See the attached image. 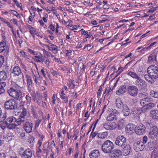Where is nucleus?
I'll return each mask as SVG.
<instances>
[{
	"instance_id": "f257e3e1",
	"label": "nucleus",
	"mask_w": 158,
	"mask_h": 158,
	"mask_svg": "<svg viewBox=\"0 0 158 158\" xmlns=\"http://www.w3.org/2000/svg\"><path fill=\"white\" fill-rule=\"evenodd\" d=\"M114 148V145L113 143L109 140L105 141L102 146V150L106 153L112 152V151Z\"/></svg>"
},
{
	"instance_id": "f03ea898",
	"label": "nucleus",
	"mask_w": 158,
	"mask_h": 158,
	"mask_svg": "<svg viewBox=\"0 0 158 158\" xmlns=\"http://www.w3.org/2000/svg\"><path fill=\"white\" fill-rule=\"evenodd\" d=\"M7 92L9 95L12 97L19 100L21 99L22 96L21 93L15 87L10 86L8 89Z\"/></svg>"
},
{
	"instance_id": "7ed1b4c3",
	"label": "nucleus",
	"mask_w": 158,
	"mask_h": 158,
	"mask_svg": "<svg viewBox=\"0 0 158 158\" xmlns=\"http://www.w3.org/2000/svg\"><path fill=\"white\" fill-rule=\"evenodd\" d=\"M17 103L14 99L7 100L4 103V107L7 110H14L17 108Z\"/></svg>"
},
{
	"instance_id": "20e7f679",
	"label": "nucleus",
	"mask_w": 158,
	"mask_h": 158,
	"mask_svg": "<svg viewBox=\"0 0 158 158\" xmlns=\"http://www.w3.org/2000/svg\"><path fill=\"white\" fill-rule=\"evenodd\" d=\"M147 73L154 79L158 78V67L156 66L152 65L149 66L147 69Z\"/></svg>"
},
{
	"instance_id": "39448f33",
	"label": "nucleus",
	"mask_w": 158,
	"mask_h": 158,
	"mask_svg": "<svg viewBox=\"0 0 158 158\" xmlns=\"http://www.w3.org/2000/svg\"><path fill=\"white\" fill-rule=\"evenodd\" d=\"M108 111L111 112L107 116V120L108 121L117 120L118 115V111L115 109L113 110L111 109H109Z\"/></svg>"
},
{
	"instance_id": "423d86ee",
	"label": "nucleus",
	"mask_w": 158,
	"mask_h": 158,
	"mask_svg": "<svg viewBox=\"0 0 158 158\" xmlns=\"http://www.w3.org/2000/svg\"><path fill=\"white\" fill-rule=\"evenodd\" d=\"M127 90L128 94L133 97L136 96L138 92L137 87L135 85L129 86L127 87Z\"/></svg>"
},
{
	"instance_id": "0eeeda50",
	"label": "nucleus",
	"mask_w": 158,
	"mask_h": 158,
	"mask_svg": "<svg viewBox=\"0 0 158 158\" xmlns=\"http://www.w3.org/2000/svg\"><path fill=\"white\" fill-rule=\"evenodd\" d=\"M126 142V137L123 135H119L118 136L115 140V143L116 145L118 146L122 147L125 144Z\"/></svg>"
},
{
	"instance_id": "6e6552de",
	"label": "nucleus",
	"mask_w": 158,
	"mask_h": 158,
	"mask_svg": "<svg viewBox=\"0 0 158 158\" xmlns=\"http://www.w3.org/2000/svg\"><path fill=\"white\" fill-rule=\"evenodd\" d=\"M146 129L145 125L140 123L136 126L135 131L138 135H141L145 133Z\"/></svg>"
},
{
	"instance_id": "1a4fd4ad",
	"label": "nucleus",
	"mask_w": 158,
	"mask_h": 158,
	"mask_svg": "<svg viewBox=\"0 0 158 158\" xmlns=\"http://www.w3.org/2000/svg\"><path fill=\"white\" fill-rule=\"evenodd\" d=\"M103 127L107 130H113L117 127L115 123L109 122L103 124Z\"/></svg>"
},
{
	"instance_id": "9d476101",
	"label": "nucleus",
	"mask_w": 158,
	"mask_h": 158,
	"mask_svg": "<svg viewBox=\"0 0 158 158\" xmlns=\"http://www.w3.org/2000/svg\"><path fill=\"white\" fill-rule=\"evenodd\" d=\"M144 148V145L141 142L137 141L134 143V149L136 152L141 151Z\"/></svg>"
},
{
	"instance_id": "9b49d317",
	"label": "nucleus",
	"mask_w": 158,
	"mask_h": 158,
	"mask_svg": "<svg viewBox=\"0 0 158 158\" xmlns=\"http://www.w3.org/2000/svg\"><path fill=\"white\" fill-rule=\"evenodd\" d=\"M23 128L27 133H29L32 132L33 123L27 121L23 125Z\"/></svg>"
},
{
	"instance_id": "f8f14e48",
	"label": "nucleus",
	"mask_w": 158,
	"mask_h": 158,
	"mask_svg": "<svg viewBox=\"0 0 158 158\" xmlns=\"http://www.w3.org/2000/svg\"><path fill=\"white\" fill-rule=\"evenodd\" d=\"M9 50V48L6 46V43L5 40H2L0 42V52L5 51V54L7 55Z\"/></svg>"
},
{
	"instance_id": "ddd939ff",
	"label": "nucleus",
	"mask_w": 158,
	"mask_h": 158,
	"mask_svg": "<svg viewBox=\"0 0 158 158\" xmlns=\"http://www.w3.org/2000/svg\"><path fill=\"white\" fill-rule=\"evenodd\" d=\"M158 134V128L154 127L152 130L150 131L148 134L149 138L153 139L156 137Z\"/></svg>"
},
{
	"instance_id": "4468645a",
	"label": "nucleus",
	"mask_w": 158,
	"mask_h": 158,
	"mask_svg": "<svg viewBox=\"0 0 158 158\" xmlns=\"http://www.w3.org/2000/svg\"><path fill=\"white\" fill-rule=\"evenodd\" d=\"M152 101L151 98L146 97L141 99L140 101V104L142 106L141 108H144L150 102Z\"/></svg>"
},
{
	"instance_id": "2eb2a0df",
	"label": "nucleus",
	"mask_w": 158,
	"mask_h": 158,
	"mask_svg": "<svg viewBox=\"0 0 158 158\" xmlns=\"http://www.w3.org/2000/svg\"><path fill=\"white\" fill-rule=\"evenodd\" d=\"M25 121H26L25 119L19 117L17 119H16L15 124H12L11 125H10L9 127L10 128H15L17 126L20 125L22 123H23Z\"/></svg>"
},
{
	"instance_id": "dca6fc26",
	"label": "nucleus",
	"mask_w": 158,
	"mask_h": 158,
	"mask_svg": "<svg viewBox=\"0 0 158 158\" xmlns=\"http://www.w3.org/2000/svg\"><path fill=\"white\" fill-rule=\"evenodd\" d=\"M110 158H118L122 153L121 151L119 149H114L112 151Z\"/></svg>"
},
{
	"instance_id": "f3484780",
	"label": "nucleus",
	"mask_w": 158,
	"mask_h": 158,
	"mask_svg": "<svg viewBox=\"0 0 158 158\" xmlns=\"http://www.w3.org/2000/svg\"><path fill=\"white\" fill-rule=\"evenodd\" d=\"M32 156V152L29 148L27 149L23 153L22 157L23 158H31Z\"/></svg>"
},
{
	"instance_id": "a211bd4d",
	"label": "nucleus",
	"mask_w": 158,
	"mask_h": 158,
	"mask_svg": "<svg viewBox=\"0 0 158 158\" xmlns=\"http://www.w3.org/2000/svg\"><path fill=\"white\" fill-rule=\"evenodd\" d=\"M123 147V152L124 155H128L131 151V147L130 145L128 144H125Z\"/></svg>"
},
{
	"instance_id": "6ab92c4d",
	"label": "nucleus",
	"mask_w": 158,
	"mask_h": 158,
	"mask_svg": "<svg viewBox=\"0 0 158 158\" xmlns=\"http://www.w3.org/2000/svg\"><path fill=\"white\" fill-rule=\"evenodd\" d=\"M155 106L154 103L150 102L148 105L145 106L144 108H141V109L142 111L143 112H146L147 110H150Z\"/></svg>"
},
{
	"instance_id": "aec40b11",
	"label": "nucleus",
	"mask_w": 158,
	"mask_h": 158,
	"mask_svg": "<svg viewBox=\"0 0 158 158\" xmlns=\"http://www.w3.org/2000/svg\"><path fill=\"white\" fill-rule=\"evenodd\" d=\"M115 104L118 109L122 110L124 105L120 98H118L115 101Z\"/></svg>"
},
{
	"instance_id": "412c9836",
	"label": "nucleus",
	"mask_w": 158,
	"mask_h": 158,
	"mask_svg": "<svg viewBox=\"0 0 158 158\" xmlns=\"http://www.w3.org/2000/svg\"><path fill=\"white\" fill-rule=\"evenodd\" d=\"M126 90V86L124 85H122L120 86L119 89L116 91V94L118 95H120L125 93Z\"/></svg>"
},
{
	"instance_id": "4be33fe9",
	"label": "nucleus",
	"mask_w": 158,
	"mask_h": 158,
	"mask_svg": "<svg viewBox=\"0 0 158 158\" xmlns=\"http://www.w3.org/2000/svg\"><path fill=\"white\" fill-rule=\"evenodd\" d=\"M150 116L154 119L158 120V110H152L150 112Z\"/></svg>"
},
{
	"instance_id": "5701e85b",
	"label": "nucleus",
	"mask_w": 158,
	"mask_h": 158,
	"mask_svg": "<svg viewBox=\"0 0 158 158\" xmlns=\"http://www.w3.org/2000/svg\"><path fill=\"white\" fill-rule=\"evenodd\" d=\"M100 154L98 150H94L91 151L89 156L90 158H97L100 156Z\"/></svg>"
},
{
	"instance_id": "b1692460",
	"label": "nucleus",
	"mask_w": 158,
	"mask_h": 158,
	"mask_svg": "<svg viewBox=\"0 0 158 158\" xmlns=\"http://www.w3.org/2000/svg\"><path fill=\"white\" fill-rule=\"evenodd\" d=\"M123 109L122 111L123 115L125 116H128L130 114V109L128 106L127 105L125 104Z\"/></svg>"
},
{
	"instance_id": "393cba45",
	"label": "nucleus",
	"mask_w": 158,
	"mask_h": 158,
	"mask_svg": "<svg viewBox=\"0 0 158 158\" xmlns=\"http://www.w3.org/2000/svg\"><path fill=\"white\" fill-rule=\"evenodd\" d=\"M21 73V70L20 68L17 66H15L13 69L12 73L15 75L18 76Z\"/></svg>"
},
{
	"instance_id": "a878e982",
	"label": "nucleus",
	"mask_w": 158,
	"mask_h": 158,
	"mask_svg": "<svg viewBox=\"0 0 158 158\" xmlns=\"http://www.w3.org/2000/svg\"><path fill=\"white\" fill-rule=\"evenodd\" d=\"M7 74L4 71L2 70L0 72V81H5L7 78Z\"/></svg>"
},
{
	"instance_id": "bb28decb",
	"label": "nucleus",
	"mask_w": 158,
	"mask_h": 158,
	"mask_svg": "<svg viewBox=\"0 0 158 158\" xmlns=\"http://www.w3.org/2000/svg\"><path fill=\"white\" fill-rule=\"evenodd\" d=\"M135 129L136 127L135 126L131 124H128L126 128V131L127 133H129L130 132H133L134 131H135Z\"/></svg>"
},
{
	"instance_id": "cd10ccee",
	"label": "nucleus",
	"mask_w": 158,
	"mask_h": 158,
	"mask_svg": "<svg viewBox=\"0 0 158 158\" xmlns=\"http://www.w3.org/2000/svg\"><path fill=\"white\" fill-rule=\"evenodd\" d=\"M136 79L135 81V84L136 85L140 87L145 85V81L141 79L139 77Z\"/></svg>"
},
{
	"instance_id": "c85d7f7f",
	"label": "nucleus",
	"mask_w": 158,
	"mask_h": 158,
	"mask_svg": "<svg viewBox=\"0 0 158 158\" xmlns=\"http://www.w3.org/2000/svg\"><path fill=\"white\" fill-rule=\"evenodd\" d=\"M7 121H6L8 124H15L16 118L13 116H10L7 118Z\"/></svg>"
},
{
	"instance_id": "c756f323",
	"label": "nucleus",
	"mask_w": 158,
	"mask_h": 158,
	"mask_svg": "<svg viewBox=\"0 0 158 158\" xmlns=\"http://www.w3.org/2000/svg\"><path fill=\"white\" fill-rule=\"evenodd\" d=\"M12 124H8L6 122H3L0 124V127H1L2 129H4L6 128L7 127L8 129H14V128H10L9 127L10 125Z\"/></svg>"
},
{
	"instance_id": "7c9ffc66",
	"label": "nucleus",
	"mask_w": 158,
	"mask_h": 158,
	"mask_svg": "<svg viewBox=\"0 0 158 158\" xmlns=\"http://www.w3.org/2000/svg\"><path fill=\"white\" fill-rule=\"evenodd\" d=\"M156 55L154 53L151 54L148 57V61L153 62L156 60Z\"/></svg>"
},
{
	"instance_id": "2f4dec72",
	"label": "nucleus",
	"mask_w": 158,
	"mask_h": 158,
	"mask_svg": "<svg viewBox=\"0 0 158 158\" xmlns=\"http://www.w3.org/2000/svg\"><path fill=\"white\" fill-rule=\"evenodd\" d=\"M108 135V132L107 131L98 133V138L99 139H104L107 137Z\"/></svg>"
},
{
	"instance_id": "473e14b6",
	"label": "nucleus",
	"mask_w": 158,
	"mask_h": 158,
	"mask_svg": "<svg viewBox=\"0 0 158 158\" xmlns=\"http://www.w3.org/2000/svg\"><path fill=\"white\" fill-rule=\"evenodd\" d=\"M14 135L11 132H9L6 135V138L7 141H10L12 140L14 138Z\"/></svg>"
},
{
	"instance_id": "72a5a7b5",
	"label": "nucleus",
	"mask_w": 158,
	"mask_h": 158,
	"mask_svg": "<svg viewBox=\"0 0 158 158\" xmlns=\"http://www.w3.org/2000/svg\"><path fill=\"white\" fill-rule=\"evenodd\" d=\"M150 93L151 97L155 98H158V91L151 90Z\"/></svg>"
},
{
	"instance_id": "f704fd0d",
	"label": "nucleus",
	"mask_w": 158,
	"mask_h": 158,
	"mask_svg": "<svg viewBox=\"0 0 158 158\" xmlns=\"http://www.w3.org/2000/svg\"><path fill=\"white\" fill-rule=\"evenodd\" d=\"M128 74L133 78L137 79L139 77L138 75L135 72L130 71L128 73Z\"/></svg>"
},
{
	"instance_id": "c9c22d12",
	"label": "nucleus",
	"mask_w": 158,
	"mask_h": 158,
	"mask_svg": "<svg viewBox=\"0 0 158 158\" xmlns=\"http://www.w3.org/2000/svg\"><path fill=\"white\" fill-rule=\"evenodd\" d=\"M146 127L147 129H150L151 128H153L154 127H156L154 126L153 124L151 122H147L145 123Z\"/></svg>"
},
{
	"instance_id": "e433bc0d",
	"label": "nucleus",
	"mask_w": 158,
	"mask_h": 158,
	"mask_svg": "<svg viewBox=\"0 0 158 158\" xmlns=\"http://www.w3.org/2000/svg\"><path fill=\"white\" fill-rule=\"evenodd\" d=\"M147 147L149 150H152L154 148V144L152 142H149L148 143Z\"/></svg>"
},
{
	"instance_id": "4c0bfd02",
	"label": "nucleus",
	"mask_w": 158,
	"mask_h": 158,
	"mask_svg": "<svg viewBox=\"0 0 158 158\" xmlns=\"http://www.w3.org/2000/svg\"><path fill=\"white\" fill-rule=\"evenodd\" d=\"M61 97L63 99V100L64 101V102L65 103H67L68 102V99L67 97H66L64 95L65 94L64 93V91L63 90H62L61 93Z\"/></svg>"
},
{
	"instance_id": "58836bf2",
	"label": "nucleus",
	"mask_w": 158,
	"mask_h": 158,
	"mask_svg": "<svg viewBox=\"0 0 158 158\" xmlns=\"http://www.w3.org/2000/svg\"><path fill=\"white\" fill-rule=\"evenodd\" d=\"M151 156L152 158H155L158 157V150H153L152 152Z\"/></svg>"
},
{
	"instance_id": "ea45409f",
	"label": "nucleus",
	"mask_w": 158,
	"mask_h": 158,
	"mask_svg": "<svg viewBox=\"0 0 158 158\" xmlns=\"http://www.w3.org/2000/svg\"><path fill=\"white\" fill-rule=\"evenodd\" d=\"M144 78L145 79H146L147 81H148V82H151V80L152 79H154L153 78H152L151 76H150V74H145L144 75Z\"/></svg>"
},
{
	"instance_id": "a19ab883",
	"label": "nucleus",
	"mask_w": 158,
	"mask_h": 158,
	"mask_svg": "<svg viewBox=\"0 0 158 158\" xmlns=\"http://www.w3.org/2000/svg\"><path fill=\"white\" fill-rule=\"evenodd\" d=\"M41 119L40 117H39L37 118V120L35 122V127L36 128L39 127L40 124L41 122Z\"/></svg>"
},
{
	"instance_id": "79ce46f5",
	"label": "nucleus",
	"mask_w": 158,
	"mask_h": 158,
	"mask_svg": "<svg viewBox=\"0 0 158 158\" xmlns=\"http://www.w3.org/2000/svg\"><path fill=\"white\" fill-rule=\"evenodd\" d=\"M93 46H92V45L90 44H88L87 45H86L84 46L83 50H84L86 48H87V49L88 51H89L92 48Z\"/></svg>"
},
{
	"instance_id": "37998d69",
	"label": "nucleus",
	"mask_w": 158,
	"mask_h": 158,
	"mask_svg": "<svg viewBox=\"0 0 158 158\" xmlns=\"http://www.w3.org/2000/svg\"><path fill=\"white\" fill-rule=\"evenodd\" d=\"M0 158H8L6 154L4 152L0 153Z\"/></svg>"
},
{
	"instance_id": "c03bdc74",
	"label": "nucleus",
	"mask_w": 158,
	"mask_h": 158,
	"mask_svg": "<svg viewBox=\"0 0 158 158\" xmlns=\"http://www.w3.org/2000/svg\"><path fill=\"white\" fill-rule=\"evenodd\" d=\"M26 99L27 100V104H30L31 101V98L29 96L27 95L26 96Z\"/></svg>"
},
{
	"instance_id": "a18cd8bd",
	"label": "nucleus",
	"mask_w": 158,
	"mask_h": 158,
	"mask_svg": "<svg viewBox=\"0 0 158 158\" xmlns=\"http://www.w3.org/2000/svg\"><path fill=\"white\" fill-rule=\"evenodd\" d=\"M94 131H92V132L91 134L90 135L92 136V137L93 138H94L96 136H97V137H98V135L99 133L96 132H93Z\"/></svg>"
},
{
	"instance_id": "49530a36",
	"label": "nucleus",
	"mask_w": 158,
	"mask_h": 158,
	"mask_svg": "<svg viewBox=\"0 0 158 158\" xmlns=\"http://www.w3.org/2000/svg\"><path fill=\"white\" fill-rule=\"evenodd\" d=\"M27 81L28 86H31L32 84V80L31 78L28 77Z\"/></svg>"
},
{
	"instance_id": "de8ad7c7",
	"label": "nucleus",
	"mask_w": 158,
	"mask_h": 158,
	"mask_svg": "<svg viewBox=\"0 0 158 158\" xmlns=\"http://www.w3.org/2000/svg\"><path fill=\"white\" fill-rule=\"evenodd\" d=\"M50 71H51V73L54 76H56V75H58L59 74L58 72L54 70L53 69H51Z\"/></svg>"
},
{
	"instance_id": "09e8293b",
	"label": "nucleus",
	"mask_w": 158,
	"mask_h": 158,
	"mask_svg": "<svg viewBox=\"0 0 158 158\" xmlns=\"http://www.w3.org/2000/svg\"><path fill=\"white\" fill-rule=\"evenodd\" d=\"M148 137L146 136H144L143 138V140L142 142L144 144L147 142L148 140Z\"/></svg>"
},
{
	"instance_id": "8fccbe9b",
	"label": "nucleus",
	"mask_w": 158,
	"mask_h": 158,
	"mask_svg": "<svg viewBox=\"0 0 158 158\" xmlns=\"http://www.w3.org/2000/svg\"><path fill=\"white\" fill-rule=\"evenodd\" d=\"M54 111L56 112V115H57L58 113L60 114V110L59 107H55L54 108Z\"/></svg>"
},
{
	"instance_id": "3c124183",
	"label": "nucleus",
	"mask_w": 158,
	"mask_h": 158,
	"mask_svg": "<svg viewBox=\"0 0 158 158\" xmlns=\"http://www.w3.org/2000/svg\"><path fill=\"white\" fill-rule=\"evenodd\" d=\"M44 53L47 56H50L52 55V54L50 52H48L46 51V50L44 49L43 50Z\"/></svg>"
},
{
	"instance_id": "603ef678",
	"label": "nucleus",
	"mask_w": 158,
	"mask_h": 158,
	"mask_svg": "<svg viewBox=\"0 0 158 158\" xmlns=\"http://www.w3.org/2000/svg\"><path fill=\"white\" fill-rule=\"evenodd\" d=\"M13 1L15 3L17 7H20L21 8H22V5H21V3H19V2L17 0H13Z\"/></svg>"
},
{
	"instance_id": "864d4df0",
	"label": "nucleus",
	"mask_w": 158,
	"mask_h": 158,
	"mask_svg": "<svg viewBox=\"0 0 158 158\" xmlns=\"http://www.w3.org/2000/svg\"><path fill=\"white\" fill-rule=\"evenodd\" d=\"M47 47L49 50L52 51H54L58 48V47L56 46H55V47H50L49 46H48Z\"/></svg>"
},
{
	"instance_id": "5fc2aeb1",
	"label": "nucleus",
	"mask_w": 158,
	"mask_h": 158,
	"mask_svg": "<svg viewBox=\"0 0 158 158\" xmlns=\"http://www.w3.org/2000/svg\"><path fill=\"white\" fill-rule=\"evenodd\" d=\"M6 118V115L4 113L3 114H2V113L0 114V118H1V120H4Z\"/></svg>"
},
{
	"instance_id": "6e6d98bb",
	"label": "nucleus",
	"mask_w": 158,
	"mask_h": 158,
	"mask_svg": "<svg viewBox=\"0 0 158 158\" xmlns=\"http://www.w3.org/2000/svg\"><path fill=\"white\" fill-rule=\"evenodd\" d=\"M4 62V57L2 56H0V65L2 64Z\"/></svg>"
},
{
	"instance_id": "4d7b16f0",
	"label": "nucleus",
	"mask_w": 158,
	"mask_h": 158,
	"mask_svg": "<svg viewBox=\"0 0 158 158\" xmlns=\"http://www.w3.org/2000/svg\"><path fill=\"white\" fill-rule=\"evenodd\" d=\"M6 83L5 82L0 81V87L3 88L5 86Z\"/></svg>"
},
{
	"instance_id": "13d9d810",
	"label": "nucleus",
	"mask_w": 158,
	"mask_h": 158,
	"mask_svg": "<svg viewBox=\"0 0 158 158\" xmlns=\"http://www.w3.org/2000/svg\"><path fill=\"white\" fill-rule=\"evenodd\" d=\"M23 110L21 112V114H24L26 115L27 114V110L26 109L24 108H21Z\"/></svg>"
},
{
	"instance_id": "bf43d9fd",
	"label": "nucleus",
	"mask_w": 158,
	"mask_h": 158,
	"mask_svg": "<svg viewBox=\"0 0 158 158\" xmlns=\"http://www.w3.org/2000/svg\"><path fill=\"white\" fill-rule=\"evenodd\" d=\"M43 56L42 55H41V54H40L38 56H36L34 57V58L35 59H38L40 60L42 59V58Z\"/></svg>"
},
{
	"instance_id": "052dcab7",
	"label": "nucleus",
	"mask_w": 158,
	"mask_h": 158,
	"mask_svg": "<svg viewBox=\"0 0 158 158\" xmlns=\"http://www.w3.org/2000/svg\"><path fill=\"white\" fill-rule=\"evenodd\" d=\"M81 32L82 34L84 35H86L88 33V32L87 31H85L84 29H82L81 30Z\"/></svg>"
},
{
	"instance_id": "680f3d73",
	"label": "nucleus",
	"mask_w": 158,
	"mask_h": 158,
	"mask_svg": "<svg viewBox=\"0 0 158 158\" xmlns=\"http://www.w3.org/2000/svg\"><path fill=\"white\" fill-rule=\"evenodd\" d=\"M34 79V81H35V83H36V84L37 85H40V83L38 81H39V80H38L36 79V77L35 76H34L33 77Z\"/></svg>"
},
{
	"instance_id": "e2e57ef3",
	"label": "nucleus",
	"mask_w": 158,
	"mask_h": 158,
	"mask_svg": "<svg viewBox=\"0 0 158 158\" xmlns=\"http://www.w3.org/2000/svg\"><path fill=\"white\" fill-rule=\"evenodd\" d=\"M26 115L20 114V115L19 116V117L21 118H23L24 119L26 120L27 119H26Z\"/></svg>"
},
{
	"instance_id": "0e129e2a",
	"label": "nucleus",
	"mask_w": 158,
	"mask_h": 158,
	"mask_svg": "<svg viewBox=\"0 0 158 158\" xmlns=\"http://www.w3.org/2000/svg\"><path fill=\"white\" fill-rule=\"evenodd\" d=\"M156 43V42H154L152 43L146 49L151 48V47L153 46V45H154Z\"/></svg>"
},
{
	"instance_id": "69168bd1",
	"label": "nucleus",
	"mask_w": 158,
	"mask_h": 158,
	"mask_svg": "<svg viewBox=\"0 0 158 158\" xmlns=\"http://www.w3.org/2000/svg\"><path fill=\"white\" fill-rule=\"evenodd\" d=\"M109 5L107 4L104 5L103 6V8L105 9H109Z\"/></svg>"
},
{
	"instance_id": "338daca9",
	"label": "nucleus",
	"mask_w": 158,
	"mask_h": 158,
	"mask_svg": "<svg viewBox=\"0 0 158 158\" xmlns=\"http://www.w3.org/2000/svg\"><path fill=\"white\" fill-rule=\"evenodd\" d=\"M95 141L96 143L98 145H101L102 143V141L101 139H98L97 140Z\"/></svg>"
},
{
	"instance_id": "774afa93",
	"label": "nucleus",
	"mask_w": 158,
	"mask_h": 158,
	"mask_svg": "<svg viewBox=\"0 0 158 158\" xmlns=\"http://www.w3.org/2000/svg\"><path fill=\"white\" fill-rule=\"evenodd\" d=\"M25 102V101H23V100H22L20 102V104H21V108H23V105L24 104Z\"/></svg>"
}]
</instances>
